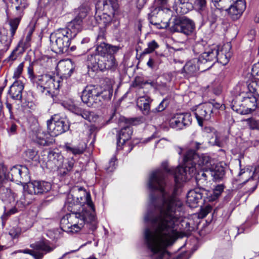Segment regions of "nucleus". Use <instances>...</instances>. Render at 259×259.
Returning a JSON list of instances; mask_svg holds the SVG:
<instances>
[{
    "label": "nucleus",
    "instance_id": "5fc2aeb1",
    "mask_svg": "<svg viewBox=\"0 0 259 259\" xmlns=\"http://www.w3.org/2000/svg\"><path fill=\"white\" fill-rule=\"evenodd\" d=\"M20 233V230L18 228H12L11 229L9 232V235L12 238H17Z\"/></svg>",
    "mask_w": 259,
    "mask_h": 259
},
{
    "label": "nucleus",
    "instance_id": "9b49d317",
    "mask_svg": "<svg viewBox=\"0 0 259 259\" xmlns=\"http://www.w3.org/2000/svg\"><path fill=\"white\" fill-rule=\"evenodd\" d=\"M6 176L7 181L9 180L17 184H27L30 179L28 169L21 165L13 166L8 174L6 173Z\"/></svg>",
    "mask_w": 259,
    "mask_h": 259
},
{
    "label": "nucleus",
    "instance_id": "bf43d9fd",
    "mask_svg": "<svg viewBox=\"0 0 259 259\" xmlns=\"http://www.w3.org/2000/svg\"><path fill=\"white\" fill-rule=\"evenodd\" d=\"M250 125L252 128H257L259 127V122L253 119H251L250 121Z\"/></svg>",
    "mask_w": 259,
    "mask_h": 259
},
{
    "label": "nucleus",
    "instance_id": "5701e85b",
    "mask_svg": "<svg viewBox=\"0 0 259 259\" xmlns=\"http://www.w3.org/2000/svg\"><path fill=\"white\" fill-rule=\"evenodd\" d=\"M167 2L168 0H154V7L155 8L148 15V19L151 24L157 25L162 22L161 20L157 19L156 15H161L163 14L162 8L167 4Z\"/></svg>",
    "mask_w": 259,
    "mask_h": 259
},
{
    "label": "nucleus",
    "instance_id": "c756f323",
    "mask_svg": "<svg viewBox=\"0 0 259 259\" xmlns=\"http://www.w3.org/2000/svg\"><path fill=\"white\" fill-rule=\"evenodd\" d=\"M153 100L148 96L140 97L137 99V105L145 115H148L151 112L150 111V104Z\"/></svg>",
    "mask_w": 259,
    "mask_h": 259
},
{
    "label": "nucleus",
    "instance_id": "e2e57ef3",
    "mask_svg": "<svg viewBox=\"0 0 259 259\" xmlns=\"http://www.w3.org/2000/svg\"><path fill=\"white\" fill-rule=\"evenodd\" d=\"M107 19V22H106V24H105V25L106 26L107 24H109V23L111 21V18L109 16V15H107L105 14H103V15L100 17V19L101 20H102V19H107ZM103 22L104 23H106V22L105 21H103Z\"/></svg>",
    "mask_w": 259,
    "mask_h": 259
},
{
    "label": "nucleus",
    "instance_id": "4be33fe9",
    "mask_svg": "<svg viewBox=\"0 0 259 259\" xmlns=\"http://www.w3.org/2000/svg\"><path fill=\"white\" fill-rule=\"evenodd\" d=\"M232 1L228 9L224 10L227 12L228 15L233 20L238 19L242 15L246 9V3L244 0H230Z\"/></svg>",
    "mask_w": 259,
    "mask_h": 259
},
{
    "label": "nucleus",
    "instance_id": "052dcab7",
    "mask_svg": "<svg viewBox=\"0 0 259 259\" xmlns=\"http://www.w3.org/2000/svg\"><path fill=\"white\" fill-rule=\"evenodd\" d=\"M147 0H137V5L138 9H141L146 3Z\"/></svg>",
    "mask_w": 259,
    "mask_h": 259
},
{
    "label": "nucleus",
    "instance_id": "774afa93",
    "mask_svg": "<svg viewBox=\"0 0 259 259\" xmlns=\"http://www.w3.org/2000/svg\"><path fill=\"white\" fill-rule=\"evenodd\" d=\"M201 143L197 142H193L192 143V146L194 147L196 149L198 150L200 148Z\"/></svg>",
    "mask_w": 259,
    "mask_h": 259
},
{
    "label": "nucleus",
    "instance_id": "a18cd8bd",
    "mask_svg": "<svg viewBox=\"0 0 259 259\" xmlns=\"http://www.w3.org/2000/svg\"><path fill=\"white\" fill-rule=\"evenodd\" d=\"M208 47H210V46H206L204 45L203 42L201 43H197L194 46L193 51L196 54H199L201 53L202 54L205 52V50L206 48H207Z\"/></svg>",
    "mask_w": 259,
    "mask_h": 259
},
{
    "label": "nucleus",
    "instance_id": "c9c22d12",
    "mask_svg": "<svg viewBox=\"0 0 259 259\" xmlns=\"http://www.w3.org/2000/svg\"><path fill=\"white\" fill-rule=\"evenodd\" d=\"M90 8L87 4H82L77 9L75 10V13L76 15L75 18H78L82 22L89 11Z\"/></svg>",
    "mask_w": 259,
    "mask_h": 259
},
{
    "label": "nucleus",
    "instance_id": "69168bd1",
    "mask_svg": "<svg viewBox=\"0 0 259 259\" xmlns=\"http://www.w3.org/2000/svg\"><path fill=\"white\" fill-rule=\"evenodd\" d=\"M7 214H8L7 213L5 212L4 214L2 215V217H1V219H2V225L3 226L5 225L6 221H7V220L8 219V218L9 217V215H7Z\"/></svg>",
    "mask_w": 259,
    "mask_h": 259
},
{
    "label": "nucleus",
    "instance_id": "412c9836",
    "mask_svg": "<svg viewBox=\"0 0 259 259\" xmlns=\"http://www.w3.org/2000/svg\"><path fill=\"white\" fill-rule=\"evenodd\" d=\"M52 188L50 183L44 181H34L28 183V192L30 194H43L49 192Z\"/></svg>",
    "mask_w": 259,
    "mask_h": 259
},
{
    "label": "nucleus",
    "instance_id": "6ab92c4d",
    "mask_svg": "<svg viewBox=\"0 0 259 259\" xmlns=\"http://www.w3.org/2000/svg\"><path fill=\"white\" fill-rule=\"evenodd\" d=\"M192 117L189 113H184L176 114L169 121L171 127L177 130L186 128L191 124Z\"/></svg>",
    "mask_w": 259,
    "mask_h": 259
},
{
    "label": "nucleus",
    "instance_id": "2f4dec72",
    "mask_svg": "<svg viewBox=\"0 0 259 259\" xmlns=\"http://www.w3.org/2000/svg\"><path fill=\"white\" fill-rule=\"evenodd\" d=\"M87 148L84 142H80L77 146H72L69 143H67L64 146V148L68 152H71L73 155H80L82 154Z\"/></svg>",
    "mask_w": 259,
    "mask_h": 259
},
{
    "label": "nucleus",
    "instance_id": "864d4df0",
    "mask_svg": "<svg viewBox=\"0 0 259 259\" xmlns=\"http://www.w3.org/2000/svg\"><path fill=\"white\" fill-rule=\"evenodd\" d=\"M23 67H24V62H22L18 65V66L15 69L14 73V75H13L14 78H18L20 76V75L22 72Z\"/></svg>",
    "mask_w": 259,
    "mask_h": 259
},
{
    "label": "nucleus",
    "instance_id": "6e6d98bb",
    "mask_svg": "<svg viewBox=\"0 0 259 259\" xmlns=\"http://www.w3.org/2000/svg\"><path fill=\"white\" fill-rule=\"evenodd\" d=\"M222 91V86L220 84H214L212 86V92L216 95H219Z\"/></svg>",
    "mask_w": 259,
    "mask_h": 259
},
{
    "label": "nucleus",
    "instance_id": "13d9d810",
    "mask_svg": "<svg viewBox=\"0 0 259 259\" xmlns=\"http://www.w3.org/2000/svg\"><path fill=\"white\" fill-rule=\"evenodd\" d=\"M17 129V125L14 123H12L10 126L8 128L7 130L10 135H14L16 134Z\"/></svg>",
    "mask_w": 259,
    "mask_h": 259
},
{
    "label": "nucleus",
    "instance_id": "f3484780",
    "mask_svg": "<svg viewBox=\"0 0 259 259\" xmlns=\"http://www.w3.org/2000/svg\"><path fill=\"white\" fill-rule=\"evenodd\" d=\"M230 49L231 46L229 44L224 46L221 52H219V48L216 45H212L211 47H208L206 48L204 52H207L208 49L212 50V52H214V50L215 52V59L210 62V63H211V67L217 62H219L223 65H226L227 64L231 57V53L229 51H227L228 50H230Z\"/></svg>",
    "mask_w": 259,
    "mask_h": 259
},
{
    "label": "nucleus",
    "instance_id": "49530a36",
    "mask_svg": "<svg viewBox=\"0 0 259 259\" xmlns=\"http://www.w3.org/2000/svg\"><path fill=\"white\" fill-rule=\"evenodd\" d=\"M116 158L115 156H113L109 161L108 165L105 167V169L108 172H112L115 168V162Z\"/></svg>",
    "mask_w": 259,
    "mask_h": 259
},
{
    "label": "nucleus",
    "instance_id": "dca6fc26",
    "mask_svg": "<svg viewBox=\"0 0 259 259\" xmlns=\"http://www.w3.org/2000/svg\"><path fill=\"white\" fill-rule=\"evenodd\" d=\"M221 9L217 7L211 8L208 10L207 8L199 13L201 15L203 24L207 22L209 23L210 28L214 30L217 27V22L220 18V14L221 11Z\"/></svg>",
    "mask_w": 259,
    "mask_h": 259
},
{
    "label": "nucleus",
    "instance_id": "423d86ee",
    "mask_svg": "<svg viewBox=\"0 0 259 259\" xmlns=\"http://www.w3.org/2000/svg\"><path fill=\"white\" fill-rule=\"evenodd\" d=\"M60 82L59 79H56L55 76L49 74H43L38 75L32 83L41 93L52 97L54 93V91L59 89Z\"/></svg>",
    "mask_w": 259,
    "mask_h": 259
},
{
    "label": "nucleus",
    "instance_id": "09e8293b",
    "mask_svg": "<svg viewBox=\"0 0 259 259\" xmlns=\"http://www.w3.org/2000/svg\"><path fill=\"white\" fill-rule=\"evenodd\" d=\"M157 54L151 56L147 63V66L151 69L154 68L157 63Z\"/></svg>",
    "mask_w": 259,
    "mask_h": 259
},
{
    "label": "nucleus",
    "instance_id": "f257e3e1",
    "mask_svg": "<svg viewBox=\"0 0 259 259\" xmlns=\"http://www.w3.org/2000/svg\"><path fill=\"white\" fill-rule=\"evenodd\" d=\"M211 165L209 156L199 155L195 150L189 149L184 155L183 166L169 168L167 162H163L162 169L150 174L148 187L151 191L150 200L154 210L148 211L144 217V240L151 259H170L166 248L177 234L175 227L183 210V203L177 196L176 190L167 191L165 189L166 174L172 175L176 183L180 184L195 176L197 169L205 171Z\"/></svg>",
    "mask_w": 259,
    "mask_h": 259
},
{
    "label": "nucleus",
    "instance_id": "7ed1b4c3",
    "mask_svg": "<svg viewBox=\"0 0 259 259\" xmlns=\"http://www.w3.org/2000/svg\"><path fill=\"white\" fill-rule=\"evenodd\" d=\"M208 49L207 52L201 54L198 58H194L188 61L183 67L184 72L188 77L196 75L198 71H203L211 68L210 62L215 59V52H212Z\"/></svg>",
    "mask_w": 259,
    "mask_h": 259
},
{
    "label": "nucleus",
    "instance_id": "f704fd0d",
    "mask_svg": "<svg viewBox=\"0 0 259 259\" xmlns=\"http://www.w3.org/2000/svg\"><path fill=\"white\" fill-rule=\"evenodd\" d=\"M259 181V165L254 167L252 176L247 181L252 183V187L249 190L250 193L253 192L256 188Z\"/></svg>",
    "mask_w": 259,
    "mask_h": 259
},
{
    "label": "nucleus",
    "instance_id": "4d7b16f0",
    "mask_svg": "<svg viewBox=\"0 0 259 259\" xmlns=\"http://www.w3.org/2000/svg\"><path fill=\"white\" fill-rule=\"evenodd\" d=\"M251 74L252 76L259 77V62L253 65L251 69Z\"/></svg>",
    "mask_w": 259,
    "mask_h": 259
},
{
    "label": "nucleus",
    "instance_id": "ddd939ff",
    "mask_svg": "<svg viewBox=\"0 0 259 259\" xmlns=\"http://www.w3.org/2000/svg\"><path fill=\"white\" fill-rule=\"evenodd\" d=\"M78 194H76V196H74L72 195H69L67 198L66 205H68L67 208L69 210V207L72 204L70 201V199L74 201L76 199V203L80 205H84L87 204L89 207V211L95 214V207L92 201L91 195L89 192H87L83 188L78 187L77 188ZM73 204H75V201L73 202Z\"/></svg>",
    "mask_w": 259,
    "mask_h": 259
},
{
    "label": "nucleus",
    "instance_id": "4468645a",
    "mask_svg": "<svg viewBox=\"0 0 259 259\" xmlns=\"http://www.w3.org/2000/svg\"><path fill=\"white\" fill-rule=\"evenodd\" d=\"M242 103L239 108V104L235 103L232 106L233 110L241 114H246L254 111L257 106V100L256 96L252 94L251 96L243 97L242 100Z\"/></svg>",
    "mask_w": 259,
    "mask_h": 259
},
{
    "label": "nucleus",
    "instance_id": "37998d69",
    "mask_svg": "<svg viewBox=\"0 0 259 259\" xmlns=\"http://www.w3.org/2000/svg\"><path fill=\"white\" fill-rule=\"evenodd\" d=\"M169 101L166 99H164L160 103L159 105L151 111L152 113H157L163 111L168 105Z\"/></svg>",
    "mask_w": 259,
    "mask_h": 259
},
{
    "label": "nucleus",
    "instance_id": "e433bc0d",
    "mask_svg": "<svg viewBox=\"0 0 259 259\" xmlns=\"http://www.w3.org/2000/svg\"><path fill=\"white\" fill-rule=\"evenodd\" d=\"M249 91L256 96L259 97V78H254L247 85Z\"/></svg>",
    "mask_w": 259,
    "mask_h": 259
},
{
    "label": "nucleus",
    "instance_id": "603ef678",
    "mask_svg": "<svg viewBox=\"0 0 259 259\" xmlns=\"http://www.w3.org/2000/svg\"><path fill=\"white\" fill-rule=\"evenodd\" d=\"M27 72L29 76V78L30 79L31 83L38 76V75H35L33 72V65L32 64H30L29 66L27 68Z\"/></svg>",
    "mask_w": 259,
    "mask_h": 259
},
{
    "label": "nucleus",
    "instance_id": "f03ea898",
    "mask_svg": "<svg viewBox=\"0 0 259 259\" xmlns=\"http://www.w3.org/2000/svg\"><path fill=\"white\" fill-rule=\"evenodd\" d=\"M112 93L113 89L110 85L101 91L95 87L90 86L82 91L81 99L88 106L97 108L102 106L104 102L109 101Z\"/></svg>",
    "mask_w": 259,
    "mask_h": 259
},
{
    "label": "nucleus",
    "instance_id": "473e14b6",
    "mask_svg": "<svg viewBox=\"0 0 259 259\" xmlns=\"http://www.w3.org/2000/svg\"><path fill=\"white\" fill-rule=\"evenodd\" d=\"M210 177L209 175H207V169L205 171H200L198 172L196 176V181L199 189H204L203 187L205 186L207 184L208 178Z\"/></svg>",
    "mask_w": 259,
    "mask_h": 259
},
{
    "label": "nucleus",
    "instance_id": "cd10ccee",
    "mask_svg": "<svg viewBox=\"0 0 259 259\" xmlns=\"http://www.w3.org/2000/svg\"><path fill=\"white\" fill-rule=\"evenodd\" d=\"M54 137L49 131L46 132L39 131L36 134L35 141L40 145L48 146L54 142Z\"/></svg>",
    "mask_w": 259,
    "mask_h": 259
},
{
    "label": "nucleus",
    "instance_id": "2eb2a0df",
    "mask_svg": "<svg viewBox=\"0 0 259 259\" xmlns=\"http://www.w3.org/2000/svg\"><path fill=\"white\" fill-rule=\"evenodd\" d=\"M20 23V17L11 18L8 20V23L10 26L9 37L7 34L2 33V29L0 27V42L5 48L8 49L10 47Z\"/></svg>",
    "mask_w": 259,
    "mask_h": 259
},
{
    "label": "nucleus",
    "instance_id": "c03bdc74",
    "mask_svg": "<svg viewBox=\"0 0 259 259\" xmlns=\"http://www.w3.org/2000/svg\"><path fill=\"white\" fill-rule=\"evenodd\" d=\"M74 160L73 159L69 160L67 163V165H65L64 168H61L60 172L63 175H67L69 172H70L74 165Z\"/></svg>",
    "mask_w": 259,
    "mask_h": 259
},
{
    "label": "nucleus",
    "instance_id": "bb28decb",
    "mask_svg": "<svg viewBox=\"0 0 259 259\" xmlns=\"http://www.w3.org/2000/svg\"><path fill=\"white\" fill-rule=\"evenodd\" d=\"M207 170V175L212 178L215 181H220L222 180L225 177V168L219 164L211 165L209 167Z\"/></svg>",
    "mask_w": 259,
    "mask_h": 259
},
{
    "label": "nucleus",
    "instance_id": "39448f33",
    "mask_svg": "<svg viewBox=\"0 0 259 259\" xmlns=\"http://www.w3.org/2000/svg\"><path fill=\"white\" fill-rule=\"evenodd\" d=\"M87 65L93 71L98 69L101 71L110 70L114 71L117 67L114 54H108L106 56H98L89 55L87 59Z\"/></svg>",
    "mask_w": 259,
    "mask_h": 259
},
{
    "label": "nucleus",
    "instance_id": "4c0bfd02",
    "mask_svg": "<svg viewBox=\"0 0 259 259\" xmlns=\"http://www.w3.org/2000/svg\"><path fill=\"white\" fill-rule=\"evenodd\" d=\"M16 1V9L17 11V17L20 18V20H21V17L23 15V11L27 7L28 3L27 0H15Z\"/></svg>",
    "mask_w": 259,
    "mask_h": 259
},
{
    "label": "nucleus",
    "instance_id": "b1692460",
    "mask_svg": "<svg viewBox=\"0 0 259 259\" xmlns=\"http://www.w3.org/2000/svg\"><path fill=\"white\" fill-rule=\"evenodd\" d=\"M204 194H206V191L205 189L196 188L194 190H190L187 195V202L191 207H196V205L200 200L202 199Z\"/></svg>",
    "mask_w": 259,
    "mask_h": 259
},
{
    "label": "nucleus",
    "instance_id": "72a5a7b5",
    "mask_svg": "<svg viewBox=\"0 0 259 259\" xmlns=\"http://www.w3.org/2000/svg\"><path fill=\"white\" fill-rule=\"evenodd\" d=\"M102 5L104 11H106L112 14L114 13L118 8L117 0H103Z\"/></svg>",
    "mask_w": 259,
    "mask_h": 259
},
{
    "label": "nucleus",
    "instance_id": "3c124183",
    "mask_svg": "<svg viewBox=\"0 0 259 259\" xmlns=\"http://www.w3.org/2000/svg\"><path fill=\"white\" fill-rule=\"evenodd\" d=\"M68 110L70 111L72 113L79 116L81 114V112L82 109L75 106L74 104H68L66 106Z\"/></svg>",
    "mask_w": 259,
    "mask_h": 259
},
{
    "label": "nucleus",
    "instance_id": "79ce46f5",
    "mask_svg": "<svg viewBox=\"0 0 259 259\" xmlns=\"http://www.w3.org/2000/svg\"><path fill=\"white\" fill-rule=\"evenodd\" d=\"M159 47V45L155 40H153L148 44V47L142 52V55L148 54L152 53L155 49Z\"/></svg>",
    "mask_w": 259,
    "mask_h": 259
},
{
    "label": "nucleus",
    "instance_id": "de8ad7c7",
    "mask_svg": "<svg viewBox=\"0 0 259 259\" xmlns=\"http://www.w3.org/2000/svg\"><path fill=\"white\" fill-rule=\"evenodd\" d=\"M195 5L197 8L198 13L206 8V0H195Z\"/></svg>",
    "mask_w": 259,
    "mask_h": 259
},
{
    "label": "nucleus",
    "instance_id": "9d476101",
    "mask_svg": "<svg viewBox=\"0 0 259 259\" xmlns=\"http://www.w3.org/2000/svg\"><path fill=\"white\" fill-rule=\"evenodd\" d=\"M69 127L68 120L58 114L54 115L47 121L48 130L54 137L67 132L69 130Z\"/></svg>",
    "mask_w": 259,
    "mask_h": 259
},
{
    "label": "nucleus",
    "instance_id": "c85d7f7f",
    "mask_svg": "<svg viewBox=\"0 0 259 259\" xmlns=\"http://www.w3.org/2000/svg\"><path fill=\"white\" fill-rule=\"evenodd\" d=\"M23 90V83L20 81L17 80L10 87L9 93L12 99L20 100L22 97V91Z\"/></svg>",
    "mask_w": 259,
    "mask_h": 259
},
{
    "label": "nucleus",
    "instance_id": "20e7f679",
    "mask_svg": "<svg viewBox=\"0 0 259 259\" xmlns=\"http://www.w3.org/2000/svg\"><path fill=\"white\" fill-rule=\"evenodd\" d=\"M67 214L70 224V232L72 233L78 232L85 223L92 231L97 228L96 215L90 211L83 210L81 212H72Z\"/></svg>",
    "mask_w": 259,
    "mask_h": 259
},
{
    "label": "nucleus",
    "instance_id": "a211bd4d",
    "mask_svg": "<svg viewBox=\"0 0 259 259\" xmlns=\"http://www.w3.org/2000/svg\"><path fill=\"white\" fill-rule=\"evenodd\" d=\"M194 114L199 125L202 127L203 120H209L213 115V105L209 103L199 105Z\"/></svg>",
    "mask_w": 259,
    "mask_h": 259
},
{
    "label": "nucleus",
    "instance_id": "7c9ffc66",
    "mask_svg": "<svg viewBox=\"0 0 259 259\" xmlns=\"http://www.w3.org/2000/svg\"><path fill=\"white\" fill-rule=\"evenodd\" d=\"M7 168L4 164H0V195L3 196L10 192V189L7 186L6 178Z\"/></svg>",
    "mask_w": 259,
    "mask_h": 259
},
{
    "label": "nucleus",
    "instance_id": "a878e982",
    "mask_svg": "<svg viewBox=\"0 0 259 259\" xmlns=\"http://www.w3.org/2000/svg\"><path fill=\"white\" fill-rule=\"evenodd\" d=\"M82 22L78 18H75L73 20L68 23L67 26L65 28H61L62 30H65L67 31V35L74 38L77 34L82 30Z\"/></svg>",
    "mask_w": 259,
    "mask_h": 259
},
{
    "label": "nucleus",
    "instance_id": "aec40b11",
    "mask_svg": "<svg viewBox=\"0 0 259 259\" xmlns=\"http://www.w3.org/2000/svg\"><path fill=\"white\" fill-rule=\"evenodd\" d=\"M103 37L99 36L97 40V47L96 51L97 54H93L94 56H106L108 54H116L120 49L119 46H113L100 40H102Z\"/></svg>",
    "mask_w": 259,
    "mask_h": 259
},
{
    "label": "nucleus",
    "instance_id": "338daca9",
    "mask_svg": "<svg viewBox=\"0 0 259 259\" xmlns=\"http://www.w3.org/2000/svg\"><path fill=\"white\" fill-rule=\"evenodd\" d=\"M17 211V209L15 207H13L10 210H9L8 211H5L6 213H7V215L10 216L11 214L15 213Z\"/></svg>",
    "mask_w": 259,
    "mask_h": 259
},
{
    "label": "nucleus",
    "instance_id": "6e6552de",
    "mask_svg": "<svg viewBox=\"0 0 259 259\" xmlns=\"http://www.w3.org/2000/svg\"><path fill=\"white\" fill-rule=\"evenodd\" d=\"M166 26L169 27L171 32H180L186 35L192 34L195 28L194 22L185 16L175 17Z\"/></svg>",
    "mask_w": 259,
    "mask_h": 259
},
{
    "label": "nucleus",
    "instance_id": "ea45409f",
    "mask_svg": "<svg viewBox=\"0 0 259 259\" xmlns=\"http://www.w3.org/2000/svg\"><path fill=\"white\" fill-rule=\"evenodd\" d=\"M24 47L22 45V43H19L17 47L13 51L9 56L8 58L9 60H15L18 57V54H22L24 52Z\"/></svg>",
    "mask_w": 259,
    "mask_h": 259
},
{
    "label": "nucleus",
    "instance_id": "393cba45",
    "mask_svg": "<svg viewBox=\"0 0 259 259\" xmlns=\"http://www.w3.org/2000/svg\"><path fill=\"white\" fill-rule=\"evenodd\" d=\"M48 158L47 164L50 166L51 168H61L63 166L64 157L61 153L55 150H50L48 153Z\"/></svg>",
    "mask_w": 259,
    "mask_h": 259
},
{
    "label": "nucleus",
    "instance_id": "1a4fd4ad",
    "mask_svg": "<svg viewBox=\"0 0 259 259\" xmlns=\"http://www.w3.org/2000/svg\"><path fill=\"white\" fill-rule=\"evenodd\" d=\"M144 121V118L142 116L124 119L125 123L128 125L122 128L117 136L116 144L118 150L121 149L125 142L131 138L133 133V128L131 125H136Z\"/></svg>",
    "mask_w": 259,
    "mask_h": 259
},
{
    "label": "nucleus",
    "instance_id": "58836bf2",
    "mask_svg": "<svg viewBox=\"0 0 259 259\" xmlns=\"http://www.w3.org/2000/svg\"><path fill=\"white\" fill-rule=\"evenodd\" d=\"M224 189V186L222 184L217 185L209 196V201H214L221 195Z\"/></svg>",
    "mask_w": 259,
    "mask_h": 259
},
{
    "label": "nucleus",
    "instance_id": "a19ab883",
    "mask_svg": "<svg viewBox=\"0 0 259 259\" xmlns=\"http://www.w3.org/2000/svg\"><path fill=\"white\" fill-rule=\"evenodd\" d=\"M70 225L69 218L67 214L61 219L60 227L63 231L70 232L71 228Z\"/></svg>",
    "mask_w": 259,
    "mask_h": 259
},
{
    "label": "nucleus",
    "instance_id": "0eeeda50",
    "mask_svg": "<svg viewBox=\"0 0 259 259\" xmlns=\"http://www.w3.org/2000/svg\"><path fill=\"white\" fill-rule=\"evenodd\" d=\"M67 34L66 30L61 29L51 33L50 39L53 51L57 54H63L68 51L72 38Z\"/></svg>",
    "mask_w": 259,
    "mask_h": 259
},
{
    "label": "nucleus",
    "instance_id": "0e129e2a",
    "mask_svg": "<svg viewBox=\"0 0 259 259\" xmlns=\"http://www.w3.org/2000/svg\"><path fill=\"white\" fill-rule=\"evenodd\" d=\"M27 154H29V158L32 160L34 158V157L36 155V152L34 151H33V150H28L27 151Z\"/></svg>",
    "mask_w": 259,
    "mask_h": 259
},
{
    "label": "nucleus",
    "instance_id": "680f3d73",
    "mask_svg": "<svg viewBox=\"0 0 259 259\" xmlns=\"http://www.w3.org/2000/svg\"><path fill=\"white\" fill-rule=\"evenodd\" d=\"M203 132L206 133H215L214 128L211 126H205L203 128Z\"/></svg>",
    "mask_w": 259,
    "mask_h": 259
},
{
    "label": "nucleus",
    "instance_id": "8fccbe9b",
    "mask_svg": "<svg viewBox=\"0 0 259 259\" xmlns=\"http://www.w3.org/2000/svg\"><path fill=\"white\" fill-rule=\"evenodd\" d=\"M79 116L87 120L91 121L93 119V114L90 111L82 109Z\"/></svg>",
    "mask_w": 259,
    "mask_h": 259
},
{
    "label": "nucleus",
    "instance_id": "f8f14e48",
    "mask_svg": "<svg viewBox=\"0 0 259 259\" xmlns=\"http://www.w3.org/2000/svg\"><path fill=\"white\" fill-rule=\"evenodd\" d=\"M31 249H24L22 252L31 255L35 259H42L45 254L52 251L54 248L50 246V242L47 240H40L30 244Z\"/></svg>",
    "mask_w": 259,
    "mask_h": 259
}]
</instances>
